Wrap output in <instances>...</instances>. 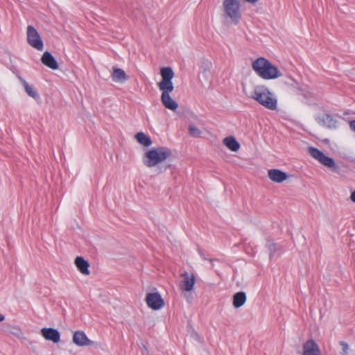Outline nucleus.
I'll list each match as a JSON object with an SVG mask.
<instances>
[{
  "mask_svg": "<svg viewBox=\"0 0 355 355\" xmlns=\"http://www.w3.org/2000/svg\"><path fill=\"white\" fill-rule=\"evenodd\" d=\"M160 74L162 80L158 83V87L162 91L161 101L164 106L172 111H175L178 107V103L173 100L170 94L174 89L172 79L174 77V72L169 67L161 68Z\"/></svg>",
  "mask_w": 355,
  "mask_h": 355,
  "instance_id": "f257e3e1",
  "label": "nucleus"
},
{
  "mask_svg": "<svg viewBox=\"0 0 355 355\" xmlns=\"http://www.w3.org/2000/svg\"><path fill=\"white\" fill-rule=\"evenodd\" d=\"M252 67L259 76L266 80L275 79L282 75L277 67L264 58L255 60Z\"/></svg>",
  "mask_w": 355,
  "mask_h": 355,
  "instance_id": "f03ea898",
  "label": "nucleus"
},
{
  "mask_svg": "<svg viewBox=\"0 0 355 355\" xmlns=\"http://www.w3.org/2000/svg\"><path fill=\"white\" fill-rule=\"evenodd\" d=\"M252 98L268 110L277 109V100L275 95L264 86H256L252 92Z\"/></svg>",
  "mask_w": 355,
  "mask_h": 355,
  "instance_id": "7ed1b4c3",
  "label": "nucleus"
},
{
  "mask_svg": "<svg viewBox=\"0 0 355 355\" xmlns=\"http://www.w3.org/2000/svg\"><path fill=\"white\" fill-rule=\"evenodd\" d=\"M171 155L169 148L159 146L148 150L144 156V163L148 167H154L162 163Z\"/></svg>",
  "mask_w": 355,
  "mask_h": 355,
  "instance_id": "20e7f679",
  "label": "nucleus"
},
{
  "mask_svg": "<svg viewBox=\"0 0 355 355\" xmlns=\"http://www.w3.org/2000/svg\"><path fill=\"white\" fill-rule=\"evenodd\" d=\"M224 13L232 22L237 24L241 17V4L238 0H224L223 3Z\"/></svg>",
  "mask_w": 355,
  "mask_h": 355,
  "instance_id": "39448f33",
  "label": "nucleus"
},
{
  "mask_svg": "<svg viewBox=\"0 0 355 355\" xmlns=\"http://www.w3.org/2000/svg\"><path fill=\"white\" fill-rule=\"evenodd\" d=\"M28 44L37 51L44 49L43 41L37 31L32 26H28L26 31Z\"/></svg>",
  "mask_w": 355,
  "mask_h": 355,
  "instance_id": "423d86ee",
  "label": "nucleus"
},
{
  "mask_svg": "<svg viewBox=\"0 0 355 355\" xmlns=\"http://www.w3.org/2000/svg\"><path fill=\"white\" fill-rule=\"evenodd\" d=\"M308 152L314 159L318 160L320 163L329 168H334L335 166V162L334 159L326 156L321 150L314 147H309Z\"/></svg>",
  "mask_w": 355,
  "mask_h": 355,
  "instance_id": "0eeeda50",
  "label": "nucleus"
},
{
  "mask_svg": "<svg viewBox=\"0 0 355 355\" xmlns=\"http://www.w3.org/2000/svg\"><path fill=\"white\" fill-rule=\"evenodd\" d=\"M146 302L153 310H159L164 306V301L159 293H150L146 295Z\"/></svg>",
  "mask_w": 355,
  "mask_h": 355,
  "instance_id": "6e6552de",
  "label": "nucleus"
},
{
  "mask_svg": "<svg viewBox=\"0 0 355 355\" xmlns=\"http://www.w3.org/2000/svg\"><path fill=\"white\" fill-rule=\"evenodd\" d=\"M180 276L182 278L180 284L181 291L187 292L191 291L193 289L196 281L194 274L184 271Z\"/></svg>",
  "mask_w": 355,
  "mask_h": 355,
  "instance_id": "1a4fd4ad",
  "label": "nucleus"
},
{
  "mask_svg": "<svg viewBox=\"0 0 355 355\" xmlns=\"http://www.w3.org/2000/svg\"><path fill=\"white\" fill-rule=\"evenodd\" d=\"M41 335L46 340L51 341L54 343H58L60 340V332L53 328H42L40 331Z\"/></svg>",
  "mask_w": 355,
  "mask_h": 355,
  "instance_id": "9d476101",
  "label": "nucleus"
},
{
  "mask_svg": "<svg viewBox=\"0 0 355 355\" xmlns=\"http://www.w3.org/2000/svg\"><path fill=\"white\" fill-rule=\"evenodd\" d=\"M73 342L75 345L80 347L89 346L93 343L82 331H76L74 332L73 335Z\"/></svg>",
  "mask_w": 355,
  "mask_h": 355,
  "instance_id": "9b49d317",
  "label": "nucleus"
},
{
  "mask_svg": "<svg viewBox=\"0 0 355 355\" xmlns=\"http://www.w3.org/2000/svg\"><path fill=\"white\" fill-rule=\"evenodd\" d=\"M302 355H321V352L318 344L313 340H309L303 345Z\"/></svg>",
  "mask_w": 355,
  "mask_h": 355,
  "instance_id": "f8f14e48",
  "label": "nucleus"
},
{
  "mask_svg": "<svg viewBox=\"0 0 355 355\" xmlns=\"http://www.w3.org/2000/svg\"><path fill=\"white\" fill-rule=\"evenodd\" d=\"M268 176L271 181L276 183H282L288 178L286 173L276 168L268 170Z\"/></svg>",
  "mask_w": 355,
  "mask_h": 355,
  "instance_id": "ddd939ff",
  "label": "nucleus"
},
{
  "mask_svg": "<svg viewBox=\"0 0 355 355\" xmlns=\"http://www.w3.org/2000/svg\"><path fill=\"white\" fill-rule=\"evenodd\" d=\"M318 120L320 124L329 129H336L338 125V121L327 114L319 116Z\"/></svg>",
  "mask_w": 355,
  "mask_h": 355,
  "instance_id": "4468645a",
  "label": "nucleus"
},
{
  "mask_svg": "<svg viewBox=\"0 0 355 355\" xmlns=\"http://www.w3.org/2000/svg\"><path fill=\"white\" fill-rule=\"evenodd\" d=\"M17 78L23 85L24 89L28 96L36 101L40 98V94L33 86L29 85V83L25 79L19 75H17Z\"/></svg>",
  "mask_w": 355,
  "mask_h": 355,
  "instance_id": "2eb2a0df",
  "label": "nucleus"
},
{
  "mask_svg": "<svg viewBox=\"0 0 355 355\" xmlns=\"http://www.w3.org/2000/svg\"><path fill=\"white\" fill-rule=\"evenodd\" d=\"M41 62L43 64L48 67L51 69H57L58 68V64L55 58L52 55L51 53L49 51H45L42 58Z\"/></svg>",
  "mask_w": 355,
  "mask_h": 355,
  "instance_id": "dca6fc26",
  "label": "nucleus"
},
{
  "mask_svg": "<svg viewBox=\"0 0 355 355\" xmlns=\"http://www.w3.org/2000/svg\"><path fill=\"white\" fill-rule=\"evenodd\" d=\"M111 77L114 82L119 83H123L128 79V76L125 71L116 67H113V71Z\"/></svg>",
  "mask_w": 355,
  "mask_h": 355,
  "instance_id": "f3484780",
  "label": "nucleus"
},
{
  "mask_svg": "<svg viewBox=\"0 0 355 355\" xmlns=\"http://www.w3.org/2000/svg\"><path fill=\"white\" fill-rule=\"evenodd\" d=\"M75 264L79 271L83 275H89V263L85 261L82 257H78L75 259Z\"/></svg>",
  "mask_w": 355,
  "mask_h": 355,
  "instance_id": "a211bd4d",
  "label": "nucleus"
},
{
  "mask_svg": "<svg viewBox=\"0 0 355 355\" xmlns=\"http://www.w3.org/2000/svg\"><path fill=\"white\" fill-rule=\"evenodd\" d=\"M246 295L244 292L241 291L233 295V306L235 308L242 306L246 302Z\"/></svg>",
  "mask_w": 355,
  "mask_h": 355,
  "instance_id": "6ab92c4d",
  "label": "nucleus"
},
{
  "mask_svg": "<svg viewBox=\"0 0 355 355\" xmlns=\"http://www.w3.org/2000/svg\"><path fill=\"white\" fill-rule=\"evenodd\" d=\"M223 144L231 150L236 152L240 148L239 143L233 137H227L224 139Z\"/></svg>",
  "mask_w": 355,
  "mask_h": 355,
  "instance_id": "aec40b11",
  "label": "nucleus"
},
{
  "mask_svg": "<svg viewBox=\"0 0 355 355\" xmlns=\"http://www.w3.org/2000/svg\"><path fill=\"white\" fill-rule=\"evenodd\" d=\"M135 139L140 144L146 147H148L152 144L150 138L142 132L136 134Z\"/></svg>",
  "mask_w": 355,
  "mask_h": 355,
  "instance_id": "412c9836",
  "label": "nucleus"
},
{
  "mask_svg": "<svg viewBox=\"0 0 355 355\" xmlns=\"http://www.w3.org/2000/svg\"><path fill=\"white\" fill-rule=\"evenodd\" d=\"M9 332L15 336L16 338L21 340H26V338L24 336V332L22 331L21 329L17 325L15 326H10L9 329Z\"/></svg>",
  "mask_w": 355,
  "mask_h": 355,
  "instance_id": "4be33fe9",
  "label": "nucleus"
},
{
  "mask_svg": "<svg viewBox=\"0 0 355 355\" xmlns=\"http://www.w3.org/2000/svg\"><path fill=\"white\" fill-rule=\"evenodd\" d=\"M188 130L189 135L192 137H198L201 135L200 130L193 124L189 125Z\"/></svg>",
  "mask_w": 355,
  "mask_h": 355,
  "instance_id": "5701e85b",
  "label": "nucleus"
},
{
  "mask_svg": "<svg viewBox=\"0 0 355 355\" xmlns=\"http://www.w3.org/2000/svg\"><path fill=\"white\" fill-rule=\"evenodd\" d=\"M267 248L270 250V259H272L273 254L277 251L279 248V246L270 241H268L267 243Z\"/></svg>",
  "mask_w": 355,
  "mask_h": 355,
  "instance_id": "b1692460",
  "label": "nucleus"
},
{
  "mask_svg": "<svg viewBox=\"0 0 355 355\" xmlns=\"http://www.w3.org/2000/svg\"><path fill=\"white\" fill-rule=\"evenodd\" d=\"M340 345L342 347L341 355H347L349 349V345L344 341H340Z\"/></svg>",
  "mask_w": 355,
  "mask_h": 355,
  "instance_id": "393cba45",
  "label": "nucleus"
},
{
  "mask_svg": "<svg viewBox=\"0 0 355 355\" xmlns=\"http://www.w3.org/2000/svg\"><path fill=\"white\" fill-rule=\"evenodd\" d=\"M286 84H288V85H290L293 86V87H295V88L297 89H300L299 84H298L295 80H293V79H292V78H291V79L289 80V81H288V82H286Z\"/></svg>",
  "mask_w": 355,
  "mask_h": 355,
  "instance_id": "a878e982",
  "label": "nucleus"
},
{
  "mask_svg": "<svg viewBox=\"0 0 355 355\" xmlns=\"http://www.w3.org/2000/svg\"><path fill=\"white\" fill-rule=\"evenodd\" d=\"M349 127L353 131L355 132V120L351 121L349 122Z\"/></svg>",
  "mask_w": 355,
  "mask_h": 355,
  "instance_id": "bb28decb",
  "label": "nucleus"
},
{
  "mask_svg": "<svg viewBox=\"0 0 355 355\" xmlns=\"http://www.w3.org/2000/svg\"><path fill=\"white\" fill-rule=\"evenodd\" d=\"M198 252L199 254H200V257L205 259V260H207V257H205V254L202 252V250L200 249H198Z\"/></svg>",
  "mask_w": 355,
  "mask_h": 355,
  "instance_id": "cd10ccee",
  "label": "nucleus"
},
{
  "mask_svg": "<svg viewBox=\"0 0 355 355\" xmlns=\"http://www.w3.org/2000/svg\"><path fill=\"white\" fill-rule=\"evenodd\" d=\"M350 199L353 202H355V191L351 193Z\"/></svg>",
  "mask_w": 355,
  "mask_h": 355,
  "instance_id": "c85d7f7f",
  "label": "nucleus"
},
{
  "mask_svg": "<svg viewBox=\"0 0 355 355\" xmlns=\"http://www.w3.org/2000/svg\"><path fill=\"white\" fill-rule=\"evenodd\" d=\"M193 337H194L196 340H200V336L198 335V334H197V333L193 332Z\"/></svg>",
  "mask_w": 355,
  "mask_h": 355,
  "instance_id": "c756f323",
  "label": "nucleus"
},
{
  "mask_svg": "<svg viewBox=\"0 0 355 355\" xmlns=\"http://www.w3.org/2000/svg\"><path fill=\"white\" fill-rule=\"evenodd\" d=\"M246 1L249 2V3H256L258 0H245Z\"/></svg>",
  "mask_w": 355,
  "mask_h": 355,
  "instance_id": "7c9ffc66",
  "label": "nucleus"
},
{
  "mask_svg": "<svg viewBox=\"0 0 355 355\" xmlns=\"http://www.w3.org/2000/svg\"><path fill=\"white\" fill-rule=\"evenodd\" d=\"M4 315L0 313V322H2L4 320Z\"/></svg>",
  "mask_w": 355,
  "mask_h": 355,
  "instance_id": "2f4dec72",
  "label": "nucleus"
}]
</instances>
